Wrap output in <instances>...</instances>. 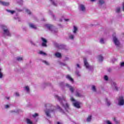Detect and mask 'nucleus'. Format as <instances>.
Listing matches in <instances>:
<instances>
[{"label": "nucleus", "mask_w": 124, "mask_h": 124, "mask_svg": "<svg viewBox=\"0 0 124 124\" xmlns=\"http://www.w3.org/2000/svg\"><path fill=\"white\" fill-rule=\"evenodd\" d=\"M124 104V97L122 96L119 97V99L118 101V105H120V106H123Z\"/></svg>", "instance_id": "f257e3e1"}, {"label": "nucleus", "mask_w": 124, "mask_h": 124, "mask_svg": "<svg viewBox=\"0 0 124 124\" xmlns=\"http://www.w3.org/2000/svg\"><path fill=\"white\" fill-rule=\"evenodd\" d=\"M41 39L43 41L42 43V46L43 47H47V40L44 38H41Z\"/></svg>", "instance_id": "f03ea898"}, {"label": "nucleus", "mask_w": 124, "mask_h": 124, "mask_svg": "<svg viewBox=\"0 0 124 124\" xmlns=\"http://www.w3.org/2000/svg\"><path fill=\"white\" fill-rule=\"evenodd\" d=\"M113 41L116 46H119V45H120V42L116 37H113Z\"/></svg>", "instance_id": "7ed1b4c3"}, {"label": "nucleus", "mask_w": 124, "mask_h": 124, "mask_svg": "<svg viewBox=\"0 0 124 124\" xmlns=\"http://www.w3.org/2000/svg\"><path fill=\"white\" fill-rule=\"evenodd\" d=\"M4 34H6L8 36H11V34L9 32L8 29H3Z\"/></svg>", "instance_id": "20e7f679"}, {"label": "nucleus", "mask_w": 124, "mask_h": 124, "mask_svg": "<svg viewBox=\"0 0 124 124\" xmlns=\"http://www.w3.org/2000/svg\"><path fill=\"white\" fill-rule=\"evenodd\" d=\"M46 27L49 31H53V29H54V26L51 24H46Z\"/></svg>", "instance_id": "39448f33"}, {"label": "nucleus", "mask_w": 124, "mask_h": 124, "mask_svg": "<svg viewBox=\"0 0 124 124\" xmlns=\"http://www.w3.org/2000/svg\"><path fill=\"white\" fill-rule=\"evenodd\" d=\"M0 3L2 4V5H3L4 6H8V5H9V2H8L0 1Z\"/></svg>", "instance_id": "423d86ee"}, {"label": "nucleus", "mask_w": 124, "mask_h": 124, "mask_svg": "<svg viewBox=\"0 0 124 124\" xmlns=\"http://www.w3.org/2000/svg\"><path fill=\"white\" fill-rule=\"evenodd\" d=\"M83 61L84 62L85 66H86V68H89V67H90V65H89V63H88V62H87V59H84Z\"/></svg>", "instance_id": "0eeeda50"}, {"label": "nucleus", "mask_w": 124, "mask_h": 124, "mask_svg": "<svg viewBox=\"0 0 124 124\" xmlns=\"http://www.w3.org/2000/svg\"><path fill=\"white\" fill-rule=\"evenodd\" d=\"M50 112H54V109L50 110V109H48L46 111V114L47 117H51L50 115Z\"/></svg>", "instance_id": "6e6552de"}, {"label": "nucleus", "mask_w": 124, "mask_h": 124, "mask_svg": "<svg viewBox=\"0 0 124 124\" xmlns=\"http://www.w3.org/2000/svg\"><path fill=\"white\" fill-rule=\"evenodd\" d=\"M66 87H68V88H69L70 91L71 93H74V88L73 87L69 85V84H66Z\"/></svg>", "instance_id": "1a4fd4ad"}, {"label": "nucleus", "mask_w": 124, "mask_h": 124, "mask_svg": "<svg viewBox=\"0 0 124 124\" xmlns=\"http://www.w3.org/2000/svg\"><path fill=\"white\" fill-rule=\"evenodd\" d=\"M74 106L77 108H80V103L78 102H77L74 103Z\"/></svg>", "instance_id": "9d476101"}, {"label": "nucleus", "mask_w": 124, "mask_h": 124, "mask_svg": "<svg viewBox=\"0 0 124 124\" xmlns=\"http://www.w3.org/2000/svg\"><path fill=\"white\" fill-rule=\"evenodd\" d=\"M66 78L67 79H68V80H69L70 81H71V82H73V81H74L73 78H72L71 77H70L69 75H67L66 76Z\"/></svg>", "instance_id": "9b49d317"}, {"label": "nucleus", "mask_w": 124, "mask_h": 124, "mask_svg": "<svg viewBox=\"0 0 124 124\" xmlns=\"http://www.w3.org/2000/svg\"><path fill=\"white\" fill-rule=\"evenodd\" d=\"M62 106H63V107H64V108H65V109H69V105H68V104L66 103L65 105H63V104H62Z\"/></svg>", "instance_id": "f8f14e48"}, {"label": "nucleus", "mask_w": 124, "mask_h": 124, "mask_svg": "<svg viewBox=\"0 0 124 124\" xmlns=\"http://www.w3.org/2000/svg\"><path fill=\"white\" fill-rule=\"evenodd\" d=\"M80 8L82 11H85V10H86V8L85 7V6L84 5H81Z\"/></svg>", "instance_id": "ddd939ff"}, {"label": "nucleus", "mask_w": 124, "mask_h": 124, "mask_svg": "<svg viewBox=\"0 0 124 124\" xmlns=\"http://www.w3.org/2000/svg\"><path fill=\"white\" fill-rule=\"evenodd\" d=\"M55 56L57 58H61L62 57V54H61V53H60L59 52H57V53H55Z\"/></svg>", "instance_id": "4468645a"}, {"label": "nucleus", "mask_w": 124, "mask_h": 124, "mask_svg": "<svg viewBox=\"0 0 124 124\" xmlns=\"http://www.w3.org/2000/svg\"><path fill=\"white\" fill-rule=\"evenodd\" d=\"M98 59L100 62H102V61H103V57H102V55H99Z\"/></svg>", "instance_id": "2eb2a0df"}, {"label": "nucleus", "mask_w": 124, "mask_h": 124, "mask_svg": "<svg viewBox=\"0 0 124 124\" xmlns=\"http://www.w3.org/2000/svg\"><path fill=\"white\" fill-rule=\"evenodd\" d=\"M92 120V115H90L88 117L87 119V122H91Z\"/></svg>", "instance_id": "dca6fc26"}, {"label": "nucleus", "mask_w": 124, "mask_h": 124, "mask_svg": "<svg viewBox=\"0 0 124 124\" xmlns=\"http://www.w3.org/2000/svg\"><path fill=\"white\" fill-rule=\"evenodd\" d=\"M7 12H9L11 14H14L15 11H11L10 10H7Z\"/></svg>", "instance_id": "f3484780"}, {"label": "nucleus", "mask_w": 124, "mask_h": 124, "mask_svg": "<svg viewBox=\"0 0 124 124\" xmlns=\"http://www.w3.org/2000/svg\"><path fill=\"white\" fill-rule=\"evenodd\" d=\"M30 27H31V28H32V29H36V27H35V25H34L32 24H30Z\"/></svg>", "instance_id": "a211bd4d"}, {"label": "nucleus", "mask_w": 124, "mask_h": 124, "mask_svg": "<svg viewBox=\"0 0 124 124\" xmlns=\"http://www.w3.org/2000/svg\"><path fill=\"white\" fill-rule=\"evenodd\" d=\"M27 123L28 124H32V122H31V120L29 119H27Z\"/></svg>", "instance_id": "6ab92c4d"}, {"label": "nucleus", "mask_w": 124, "mask_h": 124, "mask_svg": "<svg viewBox=\"0 0 124 124\" xmlns=\"http://www.w3.org/2000/svg\"><path fill=\"white\" fill-rule=\"evenodd\" d=\"M74 30L73 31V32L74 33H76V32L77 31L78 29H77V27H76L75 26H74Z\"/></svg>", "instance_id": "aec40b11"}, {"label": "nucleus", "mask_w": 124, "mask_h": 124, "mask_svg": "<svg viewBox=\"0 0 124 124\" xmlns=\"http://www.w3.org/2000/svg\"><path fill=\"white\" fill-rule=\"evenodd\" d=\"M39 54H40V55H44V56H46V55H47V54H46V53L43 52V51H40L39 52Z\"/></svg>", "instance_id": "412c9836"}, {"label": "nucleus", "mask_w": 124, "mask_h": 124, "mask_svg": "<svg viewBox=\"0 0 124 124\" xmlns=\"http://www.w3.org/2000/svg\"><path fill=\"white\" fill-rule=\"evenodd\" d=\"M92 90L93 92H96V88H95V86L94 85L92 86Z\"/></svg>", "instance_id": "4be33fe9"}, {"label": "nucleus", "mask_w": 124, "mask_h": 124, "mask_svg": "<svg viewBox=\"0 0 124 124\" xmlns=\"http://www.w3.org/2000/svg\"><path fill=\"white\" fill-rule=\"evenodd\" d=\"M104 0H99V3H100V4H103V3H104Z\"/></svg>", "instance_id": "5701e85b"}, {"label": "nucleus", "mask_w": 124, "mask_h": 124, "mask_svg": "<svg viewBox=\"0 0 124 124\" xmlns=\"http://www.w3.org/2000/svg\"><path fill=\"white\" fill-rule=\"evenodd\" d=\"M17 61H18V62H20V61H23V58L22 57H17L16 58Z\"/></svg>", "instance_id": "b1692460"}, {"label": "nucleus", "mask_w": 124, "mask_h": 124, "mask_svg": "<svg viewBox=\"0 0 124 124\" xmlns=\"http://www.w3.org/2000/svg\"><path fill=\"white\" fill-rule=\"evenodd\" d=\"M76 95V96H78V97H81V96H82V95L80 94V93L78 92H77Z\"/></svg>", "instance_id": "393cba45"}, {"label": "nucleus", "mask_w": 124, "mask_h": 124, "mask_svg": "<svg viewBox=\"0 0 124 124\" xmlns=\"http://www.w3.org/2000/svg\"><path fill=\"white\" fill-rule=\"evenodd\" d=\"M25 89H26L27 93H30V88H29V86L25 87Z\"/></svg>", "instance_id": "a878e982"}, {"label": "nucleus", "mask_w": 124, "mask_h": 124, "mask_svg": "<svg viewBox=\"0 0 124 124\" xmlns=\"http://www.w3.org/2000/svg\"><path fill=\"white\" fill-rule=\"evenodd\" d=\"M113 121H114L115 122V123L116 124H120V122L119 121H117V119H116V118H113Z\"/></svg>", "instance_id": "bb28decb"}, {"label": "nucleus", "mask_w": 124, "mask_h": 124, "mask_svg": "<svg viewBox=\"0 0 124 124\" xmlns=\"http://www.w3.org/2000/svg\"><path fill=\"white\" fill-rule=\"evenodd\" d=\"M26 11L27 13H28V14H29V15L31 14V11H30V10L26 9Z\"/></svg>", "instance_id": "cd10ccee"}, {"label": "nucleus", "mask_w": 124, "mask_h": 124, "mask_svg": "<svg viewBox=\"0 0 124 124\" xmlns=\"http://www.w3.org/2000/svg\"><path fill=\"white\" fill-rule=\"evenodd\" d=\"M121 11V8H117L116 9L117 13H119Z\"/></svg>", "instance_id": "c85d7f7f"}, {"label": "nucleus", "mask_w": 124, "mask_h": 124, "mask_svg": "<svg viewBox=\"0 0 124 124\" xmlns=\"http://www.w3.org/2000/svg\"><path fill=\"white\" fill-rule=\"evenodd\" d=\"M57 109H60V111H62V108H61V107L59 106H57Z\"/></svg>", "instance_id": "c756f323"}, {"label": "nucleus", "mask_w": 124, "mask_h": 124, "mask_svg": "<svg viewBox=\"0 0 124 124\" xmlns=\"http://www.w3.org/2000/svg\"><path fill=\"white\" fill-rule=\"evenodd\" d=\"M37 116H38V113H35L34 115H32V117L33 118H36V117H37Z\"/></svg>", "instance_id": "7c9ffc66"}, {"label": "nucleus", "mask_w": 124, "mask_h": 124, "mask_svg": "<svg viewBox=\"0 0 124 124\" xmlns=\"http://www.w3.org/2000/svg\"><path fill=\"white\" fill-rule=\"evenodd\" d=\"M104 79L106 80V81H108V77L107 76H105Z\"/></svg>", "instance_id": "2f4dec72"}, {"label": "nucleus", "mask_w": 124, "mask_h": 124, "mask_svg": "<svg viewBox=\"0 0 124 124\" xmlns=\"http://www.w3.org/2000/svg\"><path fill=\"white\" fill-rule=\"evenodd\" d=\"M100 42L101 43H104V40L103 39V38H101V40H100Z\"/></svg>", "instance_id": "473e14b6"}, {"label": "nucleus", "mask_w": 124, "mask_h": 124, "mask_svg": "<svg viewBox=\"0 0 124 124\" xmlns=\"http://www.w3.org/2000/svg\"><path fill=\"white\" fill-rule=\"evenodd\" d=\"M70 39H73L74 38V36L73 35H71L69 37Z\"/></svg>", "instance_id": "72a5a7b5"}, {"label": "nucleus", "mask_w": 124, "mask_h": 124, "mask_svg": "<svg viewBox=\"0 0 124 124\" xmlns=\"http://www.w3.org/2000/svg\"><path fill=\"white\" fill-rule=\"evenodd\" d=\"M51 0V1H52V4L53 5H55V6H56V5H57V4H56V3H55V2L53 1L52 0Z\"/></svg>", "instance_id": "f704fd0d"}, {"label": "nucleus", "mask_w": 124, "mask_h": 124, "mask_svg": "<svg viewBox=\"0 0 124 124\" xmlns=\"http://www.w3.org/2000/svg\"><path fill=\"white\" fill-rule=\"evenodd\" d=\"M43 62H44V63H45L47 65H49V63H48V62H47L46 61H43Z\"/></svg>", "instance_id": "c9c22d12"}, {"label": "nucleus", "mask_w": 124, "mask_h": 124, "mask_svg": "<svg viewBox=\"0 0 124 124\" xmlns=\"http://www.w3.org/2000/svg\"><path fill=\"white\" fill-rule=\"evenodd\" d=\"M55 97H57V99H58V100H61V98L60 97H59V96L58 95H55Z\"/></svg>", "instance_id": "e433bc0d"}, {"label": "nucleus", "mask_w": 124, "mask_h": 124, "mask_svg": "<svg viewBox=\"0 0 124 124\" xmlns=\"http://www.w3.org/2000/svg\"><path fill=\"white\" fill-rule=\"evenodd\" d=\"M121 66H124V62H122L121 63Z\"/></svg>", "instance_id": "4c0bfd02"}, {"label": "nucleus", "mask_w": 124, "mask_h": 124, "mask_svg": "<svg viewBox=\"0 0 124 124\" xmlns=\"http://www.w3.org/2000/svg\"><path fill=\"white\" fill-rule=\"evenodd\" d=\"M2 73L0 72V78H2Z\"/></svg>", "instance_id": "58836bf2"}, {"label": "nucleus", "mask_w": 124, "mask_h": 124, "mask_svg": "<svg viewBox=\"0 0 124 124\" xmlns=\"http://www.w3.org/2000/svg\"><path fill=\"white\" fill-rule=\"evenodd\" d=\"M15 94H16V96H19V93H15Z\"/></svg>", "instance_id": "ea45409f"}, {"label": "nucleus", "mask_w": 124, "mask_h": 124, "mask_svg": "<svg viewBox=\"0 0 124 124\" xmlns=\"http://www.w3.org/2000/svg\"><path fill=\"white\" fill-rule=\"evenodd\" d=\"M71 101H75V99H74V98H71Z\"/></svg>", "instance_id": "a19ab883"}, {"label": "nucleus", "mask_w": 124, "mask_h": 124, "mask_svg": "<svg viewBox=\"0 0 124 124\" xmlns=\"http://www.w3.org/2000/svg\"><path fill=\"white\" fill-rule=\"evenodd\" d=\"M107 104H108V106H109L110 105H111V104L109 102H108Z\"/></svg>", "instance_id": "79ce46f5"}, {"label": "nucleus", "mask_w": 124, "mask_h": 124, "mask_svg": "<svg viewBox=\"0 0 124 124\" xmlns=\"http://www.w3.org/2000/svg\"><path fill=\"white\" fill-rule=\"evenodd\" d=\"M5 108H9V106L8 105H6Z\"/></svg>", "instance_id": "37998d69"}, {"label": "nucleus", "mask_w": 124, "mask_h": 124, "mask_svg": "<svg viewBox=\"0 0 124 124\" xmlns=\"http://www.w3.org/2000/svg\"><path fill=\"white\" fill-rule=\"evenodd\" d=\"M77 66L78 67H80V65H79V64H77Z\"/></svg>", "instance_id": "c03bdc74"}, {"label": "nucleus", "mask_w": 124, "mask_h": 124, "mask_svg": "<svg viewBox=\"0 0 124 124\" xmlns=\"http://www.w3.org/2000/svg\"><path fill=\"white\" fill-rule=\"evenodd\" d=\"M64 20H65V21H69V19H65Z\"/></svg>", "instance_id": "a18cd8bd"}, {"label": "nucleus", "mask_w": 124, "mask_h": 124, "mask_svg": "<svg viewBox=\"0 0 124 124\" xmlns=\"http://www.w3.org/2000/svg\"><path fill=\"white\" fill-rule=\"evenodd\" d=\"M115 89H116V91H118V88L115 87Z\"/></svg>", "instance_id": "49530a36"}, {"label": "nucleus", "mask_w": 124, "mask_h": 124, "mask_svg": "<svg viewBox=\"0 0 124 124\" xmlns=\"http://www.w3.org/2000/svg\"><path fill=\"white\" fill-rule=\"evenodd\" d=\"M95 0H91V1H94Z\"/></svg>", "instance_id": "de8ad7c7"}, {"label": "nucleus", "mask_w": 124, "mask_h": 124, "mask_svg": "<svg viewBox=\"0 0 124 124\" xmlns=\"http://www.w3.org/2000/svg\"><path fill=\"white\" fill-rule=\"evenodd\" d=\"M5 28V26H3V29H4Z\"/></svg>", "instance_id": "09e8293b"}, {"label": "nucleus", "mask_w": 124, "mask_h": 124, "mask_svg": "<svg viewBox=\"0 0 124 124\" xmlns=\"http://www.w3.org/2000/svg\"><path fill=\"white\" fill-rule=\"evenodd\" d=\"M7 99H9V97H7Z\"/></svg>", "instance_id": "8fccbe9b"}, {"label": "nucleus", "mask_w": 124, "mask_h": 124, "mask_svg": "<svg viewBox=\"0 0 124 124\" xmlns=\"http://www.w3.org/2000/svg\"><path fill=\"white\" fill-rule=\"evenodd\" d=\"M53 16V17H55V16Z\"/></svg>", "instance_id": "3c124183"}, {"label": "nucleus", "mask_w": 124, "mask_h": 124, "mask_svg": "<svg viewBox=\"0 0 124 124\" xmlns=\"http://www.w3.org/2000/svg\"><path fill=\"white\" fill-rule=\"evenodd\" d=\"M60 21L62 22V20H61Z\"/></svg>", "instance_id": "603ef678"}, {"label": "nucleus", "mask_w": 124, "mask_h": 124, "mask_svg": "<svg viewBox=\"0 0 124 124\" xmlns=\"http://www.w3.org/2000/svg\"><path fill=\"white\" fill-rule=\"evenodd\" d=\"M106 100H107H107H108L107 99H106Z\"/></svg>", "instance_id": "864d4df0"}]
</instances>
